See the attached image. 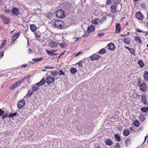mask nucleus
Returning <instances> with one entry per match:
<instances>
[{"label":"nucleus","instance_id":"61","mask_svg":"<svg viewBox=\"0 0 148 148\" xmlns=\"http://www.w3.org/2000/svg\"><path fill=\"white\" fill-rule=\"evenodd\" d=\"M146 26L147 27V28H148V21L146 23Z\"/></svg>","mask_w":148,"mask_h":148},{"label":"nucleus","instance_id":"17","mask_svg":"<svg viewBox=\"0 0 148 148\" xmlns=\"http://www.w3.org/2000/svg\"><path fill=\"white\" fill-rule=\"evenodd\" d=\"M105 143L106 145L109 146H112L113 144L112 141L110 139H106L105 141Z\"/></svg>","mask_w":148,"mask_h":148},{"label":"nucleus","instance_id":"39","mask_svg":"<svg viewBox=\"0 0 148 148\" xmlns=\"http://www.w3.org/2000/svg\"><path fill=\"white\" fill-rule=\"evenodd\" d=\"M142 82V79L140 78H138L137 79V85L138 86H139L140 84H141Z\"/></svg>","mask_w":148,"mask_h":148},{"label":"nucleus","instance_id":"53","mask_svg":"<svg viewBox=\"0 0 148 148\" xmlns=\"http://www.w3.org/2000/svg\"><path fill=\"white\" fill-rule=\"evenodd\" d=\"M8 117V114H4L2 116V119H3L4 118H5L6 117Z\"/></svg>","mask_w":148,"mask_h":148},{"label":"nucleus","instance_id":"2","mask_svg":"<svg viewBox=\"0 0 148 148\" xmlns=\"http://www.w3.org/2000/svg\"><path fill=\"white\" fill-rule=\"evenodd\" d=\"M121 7V6L112 5L110 8L111 12L113 13H115L120 11Z\"/></svg>","mask_w":148,"mask_h":148},{"label":"nucleus","instance_id":"31","mask_svg":"<svg viewBox=\"0 0 148 148\" xmlns=\"http://www.w3.org/2000/svg\"><path fill=\"white\" fill-rule=\"evenodd\" d=\"M138 64L139 65L140 67L142 68L144 66V64L142 60H139L138 62Z\"/></svg>","mask_w":148,"mask_h":148},{"label":"nucleus","instance_id":"4","mask_svg":"<svg viewBox=\"0 0 148 148\" xmlns=\"http://www.w3.org/2000/svg\"><path fill=\"white\" fill-rule=\"evenodd\" d=\"M59 43L55 41L51 40L49 42V46L55 49L58 47Z\"/></svg>","mask_w":148,"mask_h":148},{"label":"nucleus","instance_id":"34","mask_svg":"<svg viewBox=\"0 0 148 148\" xmlns=\"http://www.w3.org/2000/svg\"><path fill=\"white\" fill-rule=\"evenodd\" d=\"M43 58H36V59H32V60L34 61V63H36L38 62L41 61L43 59Z\"/></svg>","mask_w":148,"mask_h":148},{"label":"nucleus","instance_id":"46","mask_svg":"<svg viewBox=\"0 0 148 148\" xmlns=\"http://www.w3.org/2000/svg\"><path fill=\"white\" fill-rule=\"evenodd\" d=\"M59 72L60 73V75H63L64 76L65 75V73L63 71L62 69L60 70H59Z\"/></svg>","mask_w":148,"mask_h":148},{"label":"nucleus","instance_id":"49","mask_svg":"<svg viewBox=\"0 0 148 148\" xmlns=\"http://www.w3.org/2000/svg\"><path fill=\"white\" fill-rule=\"evenodd\" d=\"M114 148H121L119 144L118 143H116Z\"/></svg>","mask_w":148,"mask_h":148},{"label":"nucleus","instance_id":"38","mask_svg":"<svg viewBox=\"0 0 148 148\" xmlns=\"http://www.w3.org/2000/svg\"><path fill=\"white\" fill-rule=\"evenodd\" d=\"M141 110L144 112H146L148 111V106L146 108H141Z\"/></svg>","mask_w":148,"mask_h":148},{"label":"nucleus","instance_id":"11","mask_svg":"<svg viewBox=\"0 0 148 148\" xmlns=\"http://www.w3.org/2000/svg\"><path fill=\"white\" fill-rule=\"evenodd\" d=\"M19 9L17 8H14L12 10V13L16 16H17L20 14V13L18 11Z\"/></svg>","mask_w":148,"mask_h":148},{"label":"nucleus","instance_id":"14","mask_svg":"<svg viewBox=\"0 0 148 148\" xmlns=\"http://www.w3.org/2000/svg\"><path fill=\"white\" fill-rule=\"evenodd\" d=\"M146 96L145 95H143L141 96V101L145 105L148 104V103L147 101Z\"/></svg>","mask_w":148,"mask_h":148},{"label":"nucleus","instance_id":"5","mask_svg":"<svg viewBox=\"0 0 148 148\" xmlns=\"http://www.w3.org/2000/svg\"><path fill=\"white\" fill-rule=\"evenodd\" d=\"M56 14L59 18H64L65 17L64 12L61 10H57L56 12Z\"/></svg>","mask_w":148,"mask_h":148},{"label":"nucleus","instance_id":"55","mask_svg":"<svg viewBox=\"0 0 148 148\" xmlns=\"http://www.w3.org/2000/svg\"><path fill=\"white\" fill-rule=\"evenodd\" d=\"M111 3V0H107L106 1V4H109Z\"/></svg>","mask_w":148,"mask_h":148},{"label":"nucleus","instance_id":"8","mask_svg":"<svg viewBox=\"0 0 148 148\" xmlns=\"http://www.w3.org/2000/svg\"><path fill=\"white\" fill-rule=\"evenodd\" d=\"M25 104V101L24 100H21L18 101L17 105V107L19 109L23 108Z\"/></svg>","mask_w":148,"mask_h":148},{"label":"nucleus","instance_id":"40","mask_svg":"<svg viewBox=\"0 0 148 148\" xmlns=\"http://www.w3.org/2000/svg\"><path fill=\"white\" fill-rule=\"evenodd\" d=\"M17 113L16 112H15L13 113H10L9 114L8 116V117L9 118H12L13 117L15 116L16 115Z\"/></svg>","mask_w":148,"mask_h":148},{"label":"nucleus","instance_id":"58","mask_svg":"<svg viewBox=\"0 0 148 148\" xmlns=\"http://www.w3.org/2000/svg\"><path fill=\"white\" fill-rule=\"evenodd\" d=\"M27 52L29 54L32 53V50L30 49H29L28 50Z\"/></svg>","mask_w":148,"mask_h":148},{"label":"nucleus","instance_id":"54","mask_svg":"<svg viewBox=\"0 0 148 148\" xmlns=\"http://www.w3.org/2000/svg\"><path fill=\"white\" fill-rule=\"evenodd\" d=\"M3 54L4 53L3 52H0V59L3 56Z\"/></svg>","mask_w":148,"mask_h":148},{"label":"nucleus","instance_id":"13","mask_svg":"<svg viewBox=\"0 0 148 148\" xmlns=\"http://www.w3.org/2000/svg\"><path fill=\"white\" fill-rule=\"evenodd\" d=\"M95 27L94 25H91L88 27L87 32L88 33H90L92 32H94L95 30Z\"/></svg>","mask_w":148,"mask_h":148},{"label":"nucleus","instance_id":"1","mask_svg":"<svg viewBox=\"0 0 148 148\" xmlns=\"http://www.w3.org/2000/svg\"><path fill=\"white\" fill-rule=\"evenodd\" d=\"M54 27L58 29H63L65 27L64 23L61 20H56L54 23Z\"/></svg>","mask_w":148,"mask_h":148},{"label":"nucleus","instance_id":"30","mask_svg":"<svg viewBox=\"0 0 148 148\" xmlns=\"http://www.w3.org/2000/svg\"><path fill=\"white\" fill-rule=\"evenodd\" d=\"M131 143V139L129 138L126 139L125 140V145L126 147H127L128 144Z\"/></svg>","mask_w":148,"mask_h":148},{"label":"nucleus","instance_id":"56","mask_svg":"<svg viewBox=\"0 0 148 148\" xmlns=\"http://www.w3.org/2000/svg\"><path fill=\"white\" fill-rule=\"evenodd\" d=\"M45 68L46 69H53L54 68V67H50L48 66H45Z\"/></svg>","mask_w":148,"mask_h":148},{"label":"nucleus","instance_id":"12","mask_svg":"<svg viewBox=\"0 0 148 148\" xmlns=\"http://www.w3.org/2000/svg\"><path fill=\"white\" fill-rule=\"evenodd\" d=\"M108 49L111 51H114L115 49V46L114 43L112 42L109 43L108 45Z\"/></svg>","mask_w":148,"mask_h":148},{"label":"nucleus","instance_id":"52","mask_svg":"<svg viewBox=\"0 0 148 148\" xmlns=\"http://www.w3.org/2000/svg\"><path fill=\"white\" fill-rule=\"evenodd\" d=\"M4 113V112L1 109H0V116H1Z\"/></svg>","mask_w":148,"mask_h":148},{"label":"nucleus","instance_id":"63","mask_svg":"<svg viewBox=\"0 0 148 148\" xmlns=\"http://www.w3.org/2000/svg\"><path fill=\"white\" fill-rule=\"evenodd\" d=\"M125 48L129 50L130 49L127 46H126Z\"/></svg>","mask_w":148,"mask_h":148},{"label":"nucleus","instance_id":"10","mask_svg":"<svg viewBox=\"0 0 148 148\" xmlns=\"http://www.w3.org/2000/svg\"><path fill=\"white\" fill-rule=\"evenodd\" d=\"M91 15V16L94 17V16H96V15L94 13H92ZM91 17L92 18L91 20H92V23L94 25L97 24L99 21V18H93V17Z\"/></svg>","mask_w":148,"mask_h":148},{"label":"nucleus","instance_id":"62","mask_svg":"<svg viewBox=\"0 0 148 148\" xmlns=\"http://www.w3.org/2000/svg\"><path fill=\"white\" fill-rule=\"evenodd\" d=\"M147 136H146L145 137V140H144V142H145V141L146 140L147 138Z\"/></svg>","mask_w":148,"mask_h":148},{"label":"nucleus","instance_id":"60","mask_svg":"<svg viewBox=\"0 0 148 148\" xmlns=\"http://www.w3.org/2000/svg\"><path fill=\"white\" fill-rule=\"evenodd\" d=\"M129 129L131 131L134 130V129L132 127H130L129 128Z\"/></svg>","mask_w":148,"mask_h":148},{"label":"nucleus","instance_id":"44","mask_svg":"<svg viewBox=\"0 0 148 148\" xmlns=\"http://www.w3.org/2000/svg\"><path fill=\"white\" fill-rule=\"evenodd\" d=\"M121 2V0H115L114 1V3L116 4H118Z\"/></svg>","mask_w":148,"mask_h":148},{"label":"nucleus","instance_id":"37","mask_svg":"<svg viewBox=\"0 0 148 148\" xmlns=\"http://www.w3.org/2000/svg\"><path fill=\"white\" fill-rule=\"evenodd\" d=\"M35 84L32 87V90L33 91L35 92L37 91L38 89V87Z\"/></svg>","mask_w":148,"mask_h":148},{"label":"nucleus","instance_id":"9","mask_svg":"<svg viewBox=\"0 0 148 148\" xmlns=\"http://www.w3.org/2000/svg\"><path fill=\"white\" fill-rule=\"evenodd\" d=\"M135 16L138 19L140 20H142L144 18L143 15L139 11L136 13Z\"/></svg>","mask_w":148,"mask_h":148},{"label":"nucleus","instance_id":"27","mask_svg":"<svg viewBox=\"0 0 148 148\" xmlns=\"http://www.w3.org/2000/svg\"><path fill=\"white\" fill-rule=\"evenodd\" d=\"M77 71L76 69L73 67L71 68L70 70V71L73 74H75Z\"/></svg>","mask_w":148,"mask_h":148},{"label":"nucleus","instance_id":"51","mask_svg":"<svg viewBox=\"0 0 148 148\" xmlns=\"http://www.w3.org/2000/svg\"><path fill=\"white\" fill-rule=\"evenodd\" d=\"M82 53V52H78L75 54V57H77V56L80 55Z\"/></svg>","mask_w":148,"mask_h":148},{"label":"nucleus","instance_id":"20","mask_svg":"<svg viewBox=\"0 0 148 148\" xmlns=\"http://www.w3.org/2000/svg\"><path fill=\"white\" fill-rule=\"evenodd\" d=\"M19 86V85L18 83L17 82H16L13 84L12 85H11L10 87V90H13L16 87H18Z\"/></svg>","mask_w":148,"mask_h":148},{"label":"nucleus","instance_id":"64","mask_svg":"<svg viewBox=\"0 0 148 148\" xmlns=\"http://www.w3.org/2000/svg\"><path fill=\"white\" fill-rule=\"evenodd\" d=\"M65 52V51H64L62 53L61 55L62 56V55H64V53Z\"/></svg>","mask_w":148,"mask_h":148},{"label":"nucleus","instance_id":"42","mask_svg":"<svg viewBox=\"0 0 148 148\" xmlns=\"http://www.w3.org/2000/svg\"><path fill=\"white\" fill-rule=\"evenodd\" d=\"M25 77H24V79L21 80L19 81H17V82L18 83L19 85H20V84H21L25 82Z\"/></svg>","mask_w":148,"mask_h":148},{"label":"nucleus","instance_id":"22","mask_svg":"<svg viewBox=\"0 0 148 148\" xmlns=\"http://www.w3.org/2000/svg\"><path fill=\"white\" fill-rule=\"evenodd\" d=\"M30 27L31 31L33 32H35L37 30V27L34 24L30 25Z\"/></svg>","mask_w":148,"mask_h":148},{"label":"nucleus","instance_id":"45","mask_svg":"<svg viewBox=\"0 0 148 148\" xmlns=\"http://www.w3.org/2000/svg\"><path fill=\"white\" fill-rule=\"evenodd\" d=\"M58 45H59L62 48H64L65 46L66 45V44L65 43H59Z\"/></svg>","mask_w":148,"mask_h":148},{"label":"nucleus","instance_id":"48","mask_svg":"<svg viewBox=\"0 0 148 148\" xmlns=\"http://www.w3.org/2000/svg\"><path fill=\"white\" fill-rule=\"evenodd\" d=\"M104 35V34L103 33H100L98 34L97 36L99 37H101Z\"/></svg>","mask_w":148,"mask_h":148},{"label":"nucleus","instance_id":"24","mask_svg":"<svg viewBox=\"0 0 148 148\" xmlns=\"http://www.w3.org/2000/svg\"><path fill=\"white\" fill-rule=\"evenodd\" d=\"M134 40L136 42L141 43L142 42V41L140 39V38L139 36H136L134 38Z\"/></svg>","mask_w":148,"mask_h":148},{"label":"nucleus","instance_id":"43","mask_svg":"<svg viewBox=\"0 0 148 148\" xmlns=\"http://www.w3.org/2000/svg\"><path fill=\"white\" fill-rule=\"evenodd\" d=\"M82 60H81L77 63V64L78 65V66L82 67Z\"/></svg>","mask_w":148,"mask_h":148},{"label":"nucleus","instance_id":"32","mask_svg":"<svg viewBox=\"0 0 148 148\" xmlns=\"http://www.w3.org/2000/svg\"><path fill=\"white\" fill-rule=\"evenodd\" d=\"M33 91L32 90L30 89H29L27 94V96L29 97H31L33 93Z\"/></svg>","mask_w":148,"mask_h":148},{"label":"nucleus","instance_id":"41","mask_svg":"<svg viewBox=\"0 0 148 148\" xmlns=\"http://www.w3.org/2000/svg\"><path fill=\"white\" fill-rule=\"evenodd\" d=\"M107 19L106 17H103L99 21V22L101 23H102L104 21H106Z\"/></svg>","mask_w":148,"mask_h":148},{"label":"nucleus","instance_id":"6","mask_svg":"<svg viewBox=\"0 0 148 148\" xmlns=\"http://www.w3.org/2000/svg\"><path fill=\"white\" fill-rule=\"evenodd\" d=\"M141 90L145 92L147 89V87L146 84L145 82L141 83L139 86Z\"/></svg>","mask_w":148,"mask_h":148},{"label":"nucleus","instance_id":"28","mask_svg":"<svg viewBox=\"0 0 148 148\" xmlns=\"http://www.w3.org/2000/svg\"><path fill=\"white\" fill-rule=\"evenodd\" d=\"M46 51L48 55L49 56H56L58 54V53H54L52 52H51L48 50H46Z\"/></svg>","mask_w":148,"mask_h":148},{"label":"nucleus","instance_id":"59","mask_svg":"<svg viewBox=\"0 0 148 148\" xmlns=\"http://www.w3.org/2000/svg\"><path fill=\"white\" fill-rule=\"evenodd\" d=\"M137 32L138 33H140V32H143V33H144V32H143L142 30H140V29H137L136 30Z\"/></svg>","mask_w":148,"mask_h":148},{"label":"nucleus","instance_id":"26","mask_svg":"<svg viewBox=\"0 0 148 148\" xmlns=\"http://www.w3.org/2000/svg\"><path fill=\"white\" fill-rule=\"evenodd\" d=\"M6 44V40H3L0 47V49H1L4 47Z\"/></svg>","mask_w":148,"mask_h":148},{"label":"nucleus","instance_id":"47","mask_svg":"<svg viewBox=\"0 0 148 148\" xmlns=\"http://www.w3.org/2000/svg\"><path fill=\"white\" fill-rule=\"evenodd\" d=\"M58 74V71H56L53 72L52 75L53 76H56Z\"/></svg>","mask_w":148,"mask_h":148},{"label":"nucleus","instance_id":"36","mask_svg":"<svg viewBox=\"0 0 148 148\" xmlns=\"http://www.w3.org/2000/svg\"><path fill=\"white\" fill-rule=\"evenodd\" d=\"M129 51L134 56H135V50L133 48L130 49Z\"/></svg>","mask_w":148,"mask_h":148},{"label":"nucleus","instance_id":"18","mask_svg":"<svg viewBox=\"0 0 148 148\" xmlns=\"http://www.w3.org/2000/svg\"><path fill=\"white\" fill-rule=\"evenodd\" d=\"M130 132L129 129H125L124 130L123 134L124 136H127L130 134Z\"/></svg>","mask_w":148,"mask_h":148},{"label":"nucleus","instance_id":"29","mask_svg":"<svg viewBox=\"0 0 148 148\" xmlns=\"http://www.w3.org/2000/svg\"><path fill=\"white\" fill-rule=\"evenodd\" d=\"M98 53L101 55L103 54L106 53V50L104 48H102L99 51Z\"/></svg>","mask_w":148,"mask_h":148},{"label":"nucleus","instance_id":"57","mask_svg":"<svg viewBox=\"0 0 148 148\" xmlns=\"http://www.w3.org/2000/svg\"><path fill=\"white\" fill-rule=\"evenodd\" d=\"M35 36L38 37H40V35L39 34H38L37 32L35 33Z\"/></svg>","mask_w":148,"mask_h":148},{"label":"nucleus","instance_id":"23","mask_svg":"<svg viewBox=\"0 0 148 148\" xmlns=\"http://www.w3.org/2000/svg\"><path fill=\"white\" fill-rule=\"evenodd\" d=\"M3 21L5 24H8L10 23V19L6 16L3 17Z\"/></svg>","mask_w":148,"mask_h":148},{"label":"nucleus","instance_id":"15","mask_svg":"<svg viewBox=\"0 0 148 148\" xmlns=\"http://www.w3.org/2000/svg\"><path fill=\"white\" fill-rule=\"evenodd\" d=\"M20 32L19 31L12 38V40L13 41V43L14 41L17 39L20 36Z\"/></svg>","mask_w":148,"mask_h":148},{"label":"nucleus","instance_id":"25","mask_svg":"<svg viewBox=\"0 0 148 148\" xmlns=\"http://www.w3.org/2000/svg\"><path fill=\"white\" fill-rule=\"evenodd\" d=\"M144 80L145 81H148V72L145 71L144 73L143 76Z\"/></svg>","mask_w":148,"mask_h":148},{"label":"nucleus","instance_id":"35","mask_svg":"<svg viewBox=\"0 0 148 148\" xmlns=\"http://www.w3.org/2000/svg\"><path fill=\"white\" fill-rule=\"evenodd\" d=\"M114 137L117 141H121V139L120 137L118 134H116L115 135Z\"/></svg>","mask_w":148,"mask_h":148},{"label":"nucleus","instance_id":"16","mask_svg":"<svg viewBox=\"0 0 148 148\" xmlns=\"http://www.w3.org/2000/svg\"><path fill=\"white\" fill-rule=\"evenodd\" d=\"M45 80L43 78L41 79L40 81L39 82L36 84L35 85H36V86H37L38 87L41 86L45 84Z\"/></svg>","mask_w":148,"mask_h":148},{"label":"nucleus","instance_id":"33","mask_svg":"<svg viewBox=\"0 0 148 148\" xmlns=\"http://www.w3.org/2000/svg\"><path fill=\"white\" fill-rule=\"evenodd\" d=\"M123 40L124 42L127 44H129L130 43V40L129 38H124L123 39Z\"/></svg>","mask_w":148,"mask_h":148},{"label":"nucleus","instance_id":"19","mask_svg":"<svg viewBox=\"0 0 148 148\" xmlns=\"http://www.w3.org/2000/svg\"><path fill=\"white\" fill-rule=\"evenodd\" d=\"M121 27L120 24L117 23L116 26L115 31L116 33H119L121 31Z\"/></svg>","mask_w":148,"mask_h":148},{"label":"nucleus","instance_id":"50","mask_svg":"<svg viewBox=\"0 0 148 148\" xmlns=\"http://www.w3.org/2000/svg\"><path fill=\"white\" fill-rule=\"evenodd\" d=\"M139 118L141 120V121H144V120L145 119V118L144 116H142V114H140V116L139 117Z\"/></svg>","mask_w":148,"mask_h":148},{"label":"nucleus","instance_id":"7","mask_svg":"<svg viewBox=\"0 0 148 148\" xmlns=\"http://www.w3.org/2000/svg\"><path fill=\"white\" fill-rule=\"evenodd\" d=\"M100 58V56L98 54H94L90 57V59L92 61H95L98 60Z\"/></svg>","mask_w":148,"mask_h":148},{"label":"nucleus","instance_id":"3","mask_svg":"<svg viewBox=\"0 0 148 148\" xmlns=\"http://www.w3.org/2000/svg\"><path fill=\"white\" fill-rule=\"evenodd\" d=\"M55 80V79L54 77H52L50 76H48L46 79V82L48 85L54 82Z\"/></svg>","mask_w":148,"mask_h":148},{"label":"nucleus","instance_id":"21","mask_svg":"<svg viewBox=\"0 0 148 148\" xmlns=\"http://www.w3.org/2000/svg\"><path fill=\"white\" fill-rule=\"evenodd\" d=\"M133 125L136 127H138L140 125L139 121L137 120H134L132 121Z\"/></svg>","mask_w":148,"mask_h":148}]
</instances>
